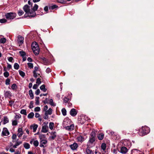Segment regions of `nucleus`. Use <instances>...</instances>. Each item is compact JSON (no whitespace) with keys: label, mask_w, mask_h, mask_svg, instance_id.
Wrapping results in <instances>:
<instances>
[{"label":"nucleus","mask_w":154,"mask_h":154,"mask_svg":"<svg viewBox=\"0 0 154 154\" xmlns=\"http://www.w3.org/2000/svg\"><path fill=\"white\" fill-rule=\"evenodd\" d=\"M30 0L28 1V4L29 6L26 5L23 8V9L25 12L24 14L25 17H34L36 15L35 11L38 8V5L36 4L33 6L31 5Z\"/></svg>","instance_id":"f257e3e1"},{"label":"nucleus","mask_w":154,"mask_h":154,"mask_svg":"<svg viewBox=\"0 0 154 154\" xmlns=\"http://www.w3.org/2000/svg\"><path fill=\"white\" fill-rule=\"evenodd\" d=\"M150 132V129L146 126H143L140 128L138 132L139 134L143 136L148 134Z\"/></svg>","instance_id":"f03ea898"},{"label":"nucleus","mask_w":154,"mask_h":154,"mask_svg":"<svg viewBox=\"0 0 154 154\" xmlns=\"http://www.w3.org/2000/svg\"><path fill=\"white\" fill-rule=\"evenodd\" d=\"M32 48L33 52L35 55L38 54L39 48L38 44L35 42H33L32 45Z\"/></svg>","instance_id":"7ed1b4c3"},{"label":"nucleus","mask_w":154,"mask_h":154,"mask_svg":"<svg viewBox=\"0 0 154 154\" xmlns=\"http://www.w3.org/2000/svg\"><path fill=\"white\" fill-rule=\"evenodd\" d=\"M5 16L7 19L12 20L16 17V14L15 13L10 12L6 13Z\"/></svg>","instance_id":"20e7f679"},{"label":"nucleus","mask_w":154,"mask_h":154,"mask_svg":"<svg viewBox=\"0 0 154 154\" xmlns=\"http://www.w3.org/2000/svg\"><path fill=\"white\" fill-rule=\"evenodd\" d=\"M9 134V132L8 131L7 128H3L2 133V136H7Z\"/></svg>","instance_id":"39448f33"},{"label":"nucleus","mask_w":154,"mask_h":154,"mask_svg":"<svg viewBox=\"0 0 154 154\" xmlns=\"http://www.w3.org/2000/svg\"><path fill=\"white\" fill-rule=\"evenodd\" d=\"M48 128L46 125H43L42 129V131L44 133H46L48 131Z\"/></svg>","instance_id":"423d86ee"},{"label":"nucleus","mask_w":154,"mask_h":154,"mask_svg":"<svg viewBox=\"0 0 154 154\" xmlns=\"http://www.w3.org/2000/svg\"><path fill=\"white\" fill-rule=\"evenodd\" d=\"M38 127V125H37L34 124L31 125L30 128L31 129L33 130V132H35L36 131Z\"/></svg>","instance_id":"0eeeda50"},{"label":"nucleus","mask_w":154,"mask_h":154,"mask_svg":"<svg viewBox=\"0 0 154 154\" xmlns=\"http://www.w3.org/2000/svg\"><path fill=\"white\" fill-rule=\"evenodd\" d=\"M18 133L17 134V136L19 137H21L23 135V132L22 128H19L17 130Z\"/></svg>","instance_id":"6e6552de"},{"label":"nucleus","mask_w":154,"mask_h":154,"mask_svg":"<svg viewBox=\"0 0 154 154\" xmlns=\"http://www.w3.org/2000/svg\"><path fill=\"white\" fill-rule=\"evenodd\" d=\"M78 146V144L76 143H74L73 144L70 145L71 149L72 150H76Z\"/></svg>","instance_id":"1a4fd4ad"},{"label":"nucleus","mask_w":154,"mask_h":154,"mask_svg":"<svg viewBox=\"0 0 154 154\" xmlns=\"http://www.w3.org/2000/svg\"><path fill=\"white\" fill-rule=\"evenodd\" d=\"M77 139L78 142L81 143H82L85 140V138L81 135L78 137L77 138Z\"/></svg>","instance_id":"9d476101"},{"label":"nucleus","mask_w":154,"mask_h":154,"mask_svg":"<svg viewBox=\"0 0 154 154\" xmlns=\"http://www.w3.org/2000/svg\"><path fill=\"white\" fill-rule=\"evenodd\" d=\"M77 112L75 109H72L70 111V114L72 116H75L77 114Z\"/></svg>","instance_id":"9b49d317"},{"label":"nucleus","mask_w":154,"mask_h":154,"mask_svg":"<svg viewBox=\"0 0 154 154\" xmlns=\"http://www.w3.org/2000/svg\"><path fill=\"white\" fill-rule=\"evenodd\" d=\"M18 42L20 45H22L23 42V38L20 35L18 37Z\"/></svg>","instance_id":"f8f14e48"},{"label":"nucleus","mask_w":154,"mask_h":154,"mask_svg":"<svg viewBox=\"0 0 154 154\" xmlns=\"http://www.w3.org/2000/svg\"><path fill=\"white\" fill-rule=\"evenodd\" d=\"M127 151V149L125 147H122L121 149L120 152L122 154H125Z\"/></svg>","instance_id":"ddd939ff"},{"label":"nucleus","mask_w":154,"mask_h":154,"mask_svg":"<svg viewBox=\"0 0 154 154\" xmlns=\"http://www.w3.org/2000/svg\"><path fill=\"white\" fill-rule=\"evenodd\" d=\"M74 125L73 124H72L69 126H68L66 127V129L69 131H71L73 130L74 129Z\"/></svg>","instance_id":"4468645a"},{"label":"nucleus","mask_w":154,"mask_h":154,"mask_svg":"<svg viewBox=\"0 0 154 154\" xmlns=\"http://www.w3.org/2000/svg\"><path fill=\"white\" fill-rule=\"evenodd\" d=\"M47 141L46 140H42L40 142V146L44 147V145L47 143Z\"/></svg>","instance_id":"2eb2a0df"},{"label":"nucleus","mask_w":154,"mask_h":154,"mask_svg":"<svg viewBox=\"0 0 154 154\" xmlns=\"http://www.w3.org/2000/svg\"><path fill=\"white\" fill-rule=\"evenodd\" d=\"M22 142L21 141H18V140L16 141V143L15 145L13 146V147L16 148H17V146H19L22 143Z\"/></svg>","instance_id":"dca6fc26"},{"label":"nucleus","mask_w":154,"mask_h":154,"mask_svg":"<svg viewBox=\"0 0 154 154\" xmlns=\"http://www.w3.org/2000/svg\"><path fill=\"white\" fill-rule=\"evenodd\" d=\"M86 154H93L94 151H92L91 150L87 148L86 149Z\"/></svg>","instance_id":"f3484780"},{"label":"nucleus","mask_w":154,"mask_h":154,"mask_svg":"<svg viewBox=\"0 0 154 154\" xmlns=\"http://www.w3.org/2000/svg\"><path fill=\"white\" fill-rule=\"evenodd\" d=\"M3 124H5L9 122V119L7 117L5 116L3 118Z\"/></svg>","instance_id":"a211bd4d"},{"label":"nucleus","mask_w":154,"mask_h":154,"mask_svg":"<svg viewBox=\"0 0 154 154\" xmlns=\"http://www.w3.org/2000/svg\"><path fill=\"white\" fill-rule=\"evenodd\" d=\"M98 139L100 140H102L104 137V134L103 133H101L99 134L97 136Z\"/></svg>","instance_id":"6ab92c4d"},{"label":"nucleus","mask_w":154,"mask_h":154,"mask_svg":"<svg viewBox=\"0 0 154 154\" xmlns=\"http://www.w3.org/2000/svg\"><path fill=\"white\" fill-rule=\"evenodd\" d=\"M52 110L51 108H50L48 110L46 111L45 113L48 115H51L52 114Z\"/></svg>","instance_id":"aec40b11"},{"label":"nucleus","mask_w":154,"mask_h":154,"mask_svg":"<svg viewBox=\"0 0 154 154\" xmlns=\"http://www.w3.org/2000/svg\"><path fill=\"white\" fill-rule=\"evenodd\" d=\"M40 89L44 92H45L47 89L45 88V85H43L40 87Z\"/></svg>","instance_id":"412c9836"},{"label":"nucleus","mask_w":154,"mask_h":154,"mask_svg":"<svg viewBox=\"0 0 154 154\" xmlns=\"http://www.w3.org/2000/svg\"><path fill=\"white\" fill-rule=\"evenodd\" d=\"M51 138L53 139H54L56 137V134L55 132H51Z\"/></svg>","instance_id":"4be33fe9"},{"label":"nucleus","mask_w":154,"mask_h":154,"mask_svg":"<svg viewBox=\"0 0 154 154\" xmlns=\"http://www.w3.org/2000/svg\"><path fill=\"white\" fill-rule=\"evenodd\" d=\"M54 126V123L51 122L49 124V128L51 130H52Z\"/></svg>","instance_id":"5701e85b"},{"label":"nucleus","mask_w":154,"mask_h":154,"mask_svg":"<svg viewBox=\"0 0 154 154\" xmlns=\"http://www.w3.org/2000/svg\"><path fill=\"white\" fill-rule=\"evenodd\" d=\"M34 115L33 112H31L28 115L27 117L29 119H32L33 118Z\"/></svg>","instance_id":"b1692460"},{"label":"nucleus","mask_w":154,"mask_h":154,"mask_svg":"<svg viewBox=\"0 0 154 154\" xmlns=\"http://www.w3.org/2000/svg\"><path fill=\"white\" fill-rule=\"evenodd\" d=\"M101 149L103 151H104L106 148V144L104 143H103L102 144L101 146Z\"/></svg>","instance_id":"393cba45"},{"label":"nucleus","mask_w":154,"mask_h":154,"mask_svg":"<svg viewBox=\"0 0 154 154\" xmlns=\"http://www.w3.org/2000/svg\"><path fill=\"white\" fill-rule=\"evenodd\" d=\"M29 95L31 98V99H33L34 97L33 94V92L32 90H30L29 91Z\"/></svg>","instance_id":"a878e982"},{"label":"nucleus","mask_w":154,"mask_h":154,"mask_svg":"<svg viewBox=\"0 0 154 154\" xmlns=\"http://www.w3.org/2000/svg\"><path fill=\"white\" fill-rule=\"evenodd\" d=\"M23 145L24 147L26 149H28L30 148V145L28 143H24Z\"/></svg>","instance_id":"bb28decb"},{"label":"nucleus","mask_w":154,"mask_h":154,"mask_svg":"<svg viewBox=\"0 0 154 154\" xmlns=\"http://www.w3.org/2000/svg\"><path fill=\"white\" fill-rule=\"evenodd\" d=\"M6 42V39L5 38H2L0 39V43H5Z\"/></svg>","instance_id":"cd10ccee"},{"label":"nucleus","mask_w":154,"mask_h":154,"mask_svg":"<svg viewBox=\"0 0 154 154\" xmlns=\"http://www.w3.org/2000/svg\"><path fill=\"white\" fill-rule=\"evenodd\" d=\"M20 75L23 77H24L25 76V73L20 70H19Z\"/></svg>","instance_id":"c85d7f7f"},{"label":"nucleus","mask_w":154,"mask_h":154,"mask_svg":"<svg viewBox=\"0 0 154 154\" xmlns=\"http://www.w3.org/2000/svg\"><path fill=\"white\" fill-rule=\"evenodd\" d=\"M49 103L51 106H56V104L54 103L53 100L52 99H51L49 100Z\"/></svg>","instance_id":"c756f323"},{"label":"nucleus","mask_w":154,"mask_h":154,"mask_svg":"<svg viewBox=\"0 0 154 154\" xmlns=\"http://www.w3.org/2000/svg\"><path fill=\"white\" fill-rule=\"evenodd\" d=\"M19 65L17 63H15L14 65V67L15 69H18L19 68Z\"/></svg>","instance_id":"7c9ffc66"},{"label":"nucleus","mask_w":154,"mask_h":154,"mask_svg":"<svg viewBox=\"0 0 154 154\" xmlns=\"http://www.w3.org/2000/svg\"><path fill=\"white\" fill-rule=\"evenodd\" d=\"M11 93L10 91H6L5 92V96L7 97H8L9 96H11Z\"/></svg>","instance_id":"2f4dec72"},{"label":"nucleus","mask_w":154,"mask_h":154,"mask_svg":"<svg viewBox=\"0 0 154 154\" xmlns=\"http://www.w3.org/2000/svg\"><path fill=\"white\" fill-rule=\"evenodd\" d=\"M39 97H36L35 98V104L37 105H38L39 103Z\"/></svg>","instance_id":"473e14b6"},{"label":"nucleus","mask_w":154,"mask_h":154,"mask_svg":"<svg viewBox=\"0 0 154 154\" xmlns=\"http://www.w3.org/2000/svg\"><path fill=\"white\" fill-rule=\"evenodd\" d=\"M17 88V86L15 84H13L11 86V88L13 90H16Z\"/></svg>","instance_id":"72a5a7b5"},{"label":"nucleus","mask_w":154,"mask_h":154,"mask_svg":"<svg viewBox=\"0 0 154 154\" xmlns=\"http://www.w3.org/2000/svg\"><path fill=\"white\" fill-rule=\"evenodd\" d=\"M63 115L64 116H65L66 114V109L65 108H63L61 110Z\"/></svg>","instance_id":"f704fd0d"},{"label":"nucleus","mask_w":154,"mask_h":154,"mask_svg":"<svg viewBox=\"0 0 154 154\" xmlns=\"http://www.w3.org/2000/svg\"><path fill=\"white\" fill-rule=\"evenodd\" d=\"M20 113L21 114H24L25 115H27L26 110L25 109H22L21 110Z\"/></svg>","instance_id":"c9c22d12"},{"label":"nucleus","mask_w":154,"mask_h":154,"mask_svg":"<svg viewBox=\"0 0 154 154\" xmlns=\"http://www.w3.org/2000/svg\"><path fill=\"white\" fill-rule=\"evenodd\" d=\"M24 13L23 12L22 10H19L18 12V14L19 16L22 15Z\"/></svg>","instance_id":"e433bc0d"},{"label":"nucleus","mask_w":154,"mask_h":154,"mask_svg":"<svg viewBox=\"0 0 154 154\" xmlns=\"http://www.w3.org/2000/svg\"><path fill=\"white\" fill-rule=\"evenodd\" d=\"M17 124V122L16 120H12V125L13 126H15Z\"/></svg>","instance_id":"4c0bfd02"},{"label":"nucleus","mask_w":154,"mask_h":154,"mask_svg":"<svg viewBox=\"0 0 154 154\" xmlns=\"http://www.w3.org/2000/svg\"><path fill=\"white\" fill-rule=\"evenodd\" d=\"M16 138H17V135L16 134H13L12 136V139L13 140H14L16 139ZM12 142H15V141L14 140H13L12 141Z\"/></svg>","instance_id":"58836bf2"},{"label":"nucleus","mask_w":154,"mask_h":154,"mask_svg":"<svg viewBox=\"0 0 154 154\" xmlns=\"http://www.w3.org/2000/svg\"><path fill=\"white\" fill-rule=\"evenodd\" d=\"M33 144L35 146L37 147V146H38V145L39 143H38V142L37 140H35L34 141Z\"/></svg>","instance_id":"ea45409f"},{"label":"nucleus","mask_w":154,"mask_h":154,"mask_svg":"<svg viewBox=\"0 0 154 154\" xmlns=\"http://www.w3.org/2000/svg\"><path fill=\"white\" fill-rule=\"evenodd\" d=\"M27 65L29 68L30 69L32 68L33 67V64L32 63H28Z\"/></svg>","instance_id":"a19ab883"},{"label":"nucleus","mask_w":154,"mask_h":154,"mask_svg":"<svg viewBox=\"0 0 154 154\" xmlns=\"http://www.w3.org/2000/svg\"><path fill=\"white\" fill-rule=\"evenodd\" d=\"M33 76L35 78H37L38 75H39V74L37 73L36 72H35V71H33Z\"/></svg>","instance_id":"79ce46f5"},{"label":"nucleus","mask_w":154,"mask_h":154,"mask_svg":"<svg viewBox=\"0 0 154 154\" xmlns=\"http://www.w3.org/2000/svg\"><path fill=\"white\" fill-rule=\"evenodd\" d=\"M95 140L94 137H92L91 138H90L89 140V142L91 143H93Z\"/></svg>","instance_id":"37998d69"},{"label":"nucleus","mask_w":154,"mask_h":154,"mask_svg":"<svg viewBox=\"0 0 154 154\" xmlns=\"http://www.w3.org/2000/svg\"><path fill=\"white\" fill-rule=\"evenodd\" d=\"M10 80L9 79H7L5 81V84L7 85H8L10 84Z\"/></svg>","instance_id":"c03bdc74"},{"label":"nucleus","mask_w":154,"mask_h":154,"mask_svg":"<svg viewBox=\"0 0 154 154\" xmlns=\"http://www.w3.org/2000/svg\"><path fill=\"white\" fill-rule=\"evenodd\" d=\"M63 100L64 102L66 103L69 100V99L68 98L66 97H65L64 98Z\"/></svg>","instance_id":"a18cd8bd"},{"label":"nucleus","mask_w":154,"mask_h":154,"mask_svg":"<svg viewBox=\"0 0 154 154\" xmlns=\"http://www.w3.org/2000/svg\"><path fill=\"white\" fill-rule=\"evenodd\" d=\"M4 75L5 77H8L9 75V73L8 72H4Z\"/></svg>","instance_id":"49530a36"},{"label":"nucleus","mask_w":154,"mask_h":154,"mask_svg":"<svg viewBox=\"0 0 154 154\" xmlns=\"http://www.w3.org/2000/svg\"><path fill=\"white\" fill-rule=\"evenodd\" d=\"M36 83L38 85H39L41 83V81L39 78L37 79Z\"/></svg>","instance_id":"de8ad7c7"},{"label":"nucleus","mask_w":154,"mask_h":154,"mask_svg":"<svg viewBox=\"0 0 154 154\" xmlns=\"http://www.w3.org/2000/svg\"><path fill=\"white\" fill-rule=\"evenodd\" d=\"M7 20L5 19H2L0 20V23H4L7 22Z\"/></svg>","instance_id":"09e8293b"},{"label":"nucleus","mask_w":154,"mask_h":154,"mask_svg":"<svg viewBox=\"0 0 154 154\" xmlns=\"http://www.w3.org/2000/svg\"><path fill=\"white\" fill-rule=\"evenodd\" d=\"M19 53L22 57L24 56L25 55L26 53L24 51H19Z\"/></svg>","instance_id":"8fccbe9b"},{"label":"nucleus","mask_w":154,"mask_h":154,"mask_svg":"<svg viewBox=\"0 0 154 154\" xmlns=\"http://www.w3.org/2000/svg\"><path fill=\"white\" fill-rule=\"evenodd\" d=\"M40 110V108L39 107H37L35 108L34 111L35 112H39Z\"/></svg>","instance_id":"3c124183"},{"label":"nucleus","mask_w":154,"mask_h":154,"mask_svg":"<svg viewBox=\"0 0 154 154\" xmlns=\"http://www.w3.org/2000/svg\"><path fill=\"white\" fill-rule=\"evenodd\" d=\"M33 101H31L30 103V104L29 106V107L30 109H32L33 107Z\"/></svg>","instance_id":"603ef678"},{"label":"nucleus","mask_w":154,"mask_h":154,"mask_svg":"<svg viewBox=\"0 0 154 154\" xmlns=\"http://www.w3.org/2000/svg\"><path fill=\"white\" fill-rule=\"evenodd\" d=\"M48 115L47 114H46L45 113V116H44L43 118L44 119H48Z\"/></svg>","instance_id":"864d4df0"},{"label":"nucleus","mask_w":154,"mask_h":154,"mask_svg":"<svg viewBox=\"0 0 154 154\" xmlns=\"http://www.w3.org/2000/svg\"><path fill=\"white\" fill-rule=\"evenodd\" d=\"M40 93V90L39 89H38L35 92V94L36 95H38Z\"/></svg>","instance_id":"5fc2aeb1"},{"label":"nucleus","mask_w":154,"mask_h":154,"mask_svg":"<svg viewBox=\"0 0 154 154\" xmlns=\"http://www.w3.org/2000/svg\"><path fill=\"white\" fill-rule=\"evenodd\" d=\"M46 71L47 73H48L50 72H51V69H50V68H47Z\"/></svg>","instance_id":"6e6d98bb"},{"label":"nucleus","mask_w":154,"mask_h":154,"mask_svg":"<svg viewBox=\"0 0 154 154\" xmlns=\"http://www.w3.org/2000/svg\"><path fill=\"white\" fill-rule=\"evenodd\" d=\"M38 85L37 84H34L33 85L32 88L33 89H36L37 88Z\"/></svg>","instance_id":"4d7b16f0"},{"label":"nucleus","mask_w":154,"mask_h":154,"mask_svg":"<svg viewBox=\"0 0 154 154\" xmlns=\"http://www.w3.org/2000/svg\"><path fill=\"white\" fill-rule=\"evenodd\" d=\"M57 7L58 6L56 5H53V6H51V9H52V10H53L55 8H57Z\"/></svg>","instance_id":"13d9d810"},{"label":"nucleus","mask_w":154,"mask_h":154,"mask_svg":"<svg viewBox=\"0 0 154 154\" xmlns=\"http://www.w3.org/2000/svg\"><path fill=\"white\" fill-rule=\"evenodd\" d=\"M21 117V116L20 114L16 115L15 117L16 119H19Z\"/></svg>","instance_id":"bf43d9fd"},{"label":"nucleus","mask_w":154,"mask_h":154,"mask_svg":"<svg viewBox=\"0 0 154 154\" xmlns=\"http://www.w3.org/2000/svg\"><path fill=\"white\" fill-rule=\"evenodd\" d=\"M8 60L9 62H12L13 60V58L11 57H8Z\"/></svg>","instance_id":"052dcab7"},{"label":"nucleus","mask_w":154,"mask_h":154,"mask_svg":"<svg viewBox=\"0 0 154 154\" xmlns=\"http://www.w3.org/2000/svg\"><path fill=\"white\" fill-rule=\"evenodd\" d=\"M40 116V115L37 112H36L35 113V117L36 118H38Z\"/></svg>","instance_id":"680f3d73"},{"label":"nucleus","mask_w":154,"mask_h":154,"mask_svg":"<svg viewBox=\"0 0 154 154\" xmlns=\"http://www.w3.org/2000/svg\"><path fill=\"white\" fill-rule=\"evenodd\" d=\"M44 10L46 12H47L48 11V6H45L44 8Z\"/></svg>","instance_id":"e2e57ef3"},{"label":"nucleus","mask_w":154,"mask_h":154,"mask_svg":"<svg viewBox=\"0 0 154 154\" xmlns=\"http://www.w3.org/2000/svg\"><path fill=\"white\" fill-rule=\"evenodd\" d=\"M48 109V106L47 105H45L44 107V110L46 112V111Z\"/></svg>","instance_id":"0e129e2a"},{"label":"nucleus","mask_w":154,"mask_h":154,"mask_svg":"<svg viewBox=\"0 0 154 154\" xmlns=\"http://www.w3.org/2000/svg\"><path fill=\"white\" fill-rule=\"evenodd\" d=\"M91 135L92 136V137H94L95 136V133L92 132L91 133Z\"/></svg>","instance_id":"69168bd1"},{"label":"nucleus","mask_w":154,"mask_h":154,"mask_svg":"<svg viewBox=\"0 0 154 154\" xmlns=\"http://www.w3.org/2000/svg\"><path fill=\"white\" fill-rule=\"evenodd\" d=\"M27 60L29 62H32V59L30 57H28Z\"/></svg>","instance_id":"338daca9"},{"label":"nucleus","mask_w":154,"mask_h":154,"mask_svg":"<svg viewBox=\"0 0 154 154\" xmlns=\"http://www.w3.org/2000/svg\"><path fill=\"white\" fill-rule=\"evenodd\" d=\"M9 151L11 152H14L15 150L14 149H13V148H11L10 149Z\"/></svg>","instance_id":"774afa93"}]
</instances>
